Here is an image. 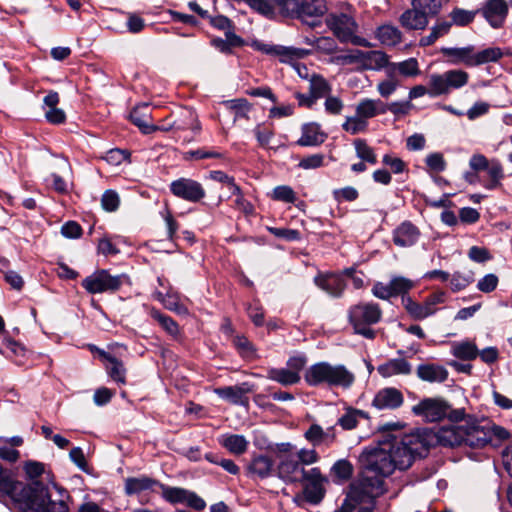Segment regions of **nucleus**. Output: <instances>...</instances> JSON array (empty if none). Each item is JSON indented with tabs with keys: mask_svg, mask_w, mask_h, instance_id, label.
Masks as SVG:
<instances>
[{
	"mask_svg": "<svg viewBox=\"0 0 512 512\" xmlns=\"http://www.w3.org/2000/svg\"><path fill=\"white\" fill-rule=\"evenodd\" d=\"M427 450V443L419 433L387 434L360 454L359 460L366 473L376 475L366 474L360 481L365 478L380 479L384 486L383 477L391 475L396 469H408L416 457H421Z\"/></svg>",
	"mask_w": 512,
	"mask_h": 512,
	"instance_id": "obj_1",
	"label": "nucleus"
},
{
	"mask_svg": "<svg viewBox=\"0 0 512 512\" xmlns=\"http://www.w3.org/2000/svg\"><path fill=\"white\" fill-rule=\"evenodd\" d=\"M68 491L52 483L44 486L42 483L36 485V490L28 498L22 501L20 512H68Z\"/></svg>",
	"mask_w": 512,
	"mask_h": 512,
	"instance_id": "obj_2",
	"label": "nucleus"
},
{
	"mask_svg": "<svg viewBox=\"0 0 512 512\" xmlns=\"http://www.w3.org/2000/svg\"><path fill=\"white\" fill-rule=\"evenodd\" d=\"M304 379L310 386L327 385L349 389L355 382V375L345 365L321 361L306 369Z\"/></svg>",
	"mask_w": 512,
	"mask_h": 512,
	"instance_id": "obj_3",
	"label": "nucleus"
},
{
	"mask_svg": "<svg viewBox=\"0 0 512 512\" xmlns=\"http://www.w3.org/2000/svg\"><path fill=\"white\" fill-rule=\"evenodd\" d=\"M439 441L447 446H459L465 444L473 448H480L490 442L487 427L474 423H458L440 430Z\"/></svg>",
	"mask_w": 512,
	"mask_h": 512,
	"instance_id": "obj_4",
	"label": "nucleus"
},
{
	"mask_svg": "<svg viewBox=\"0 0 512 512\" xmlns=\"http://www.w3.org/2000/svg\"><path fill=\"white\" fill-rule=\"evenodd\" d=\"M319 460L315 449H300L294 456H284L277 463V475L285 483H302L306 471L305 465H312Z\"/></svg>",
	"mask_w": 512,
	"mask_h": 512,
	"instance_id": "obj_5",
	"label": "nucleus"
},
{
	"mask_svg": "<svg viewBox=\"0 0 512 512\" xmlns=\"http://www.w3.org/2000/svg\"><path fill=\"white\" fill-rule=\"evenodd\" d=\"M326 25L341 43H351L362 47L371 46L369 41L357 35L358 24L349 13H330L326 17Z\"/></svg>",
	"mask_w": 512,
	"mask_h": 512,
	"instance_id": "obj_6",
	"label": "nucleus"
},
{
	"mask_svg": "<svg viewBox=\"0 0 512 512\" xmlns=\"http://www.w3.org/2000/svg\"><path fill=\"white\" fill-rule=\"evenodd\" d=\"M348 316L355 333L367 339H373L375 332L370 325L380 321L382 311L376 303H359L349 309Z\"/></svg>",
	"mask_w": 512,
	"mask_h": 512,
	"instance_id": "obj_7",
	"label": "nucleus"
},
{
	"mask_svg": "<svg viewBox=\"0 0 512 512\" xmlns=\"http://www.w3.org/2000/svg\"><path fill=\"white\" fill-rule=\"evenodd\" d=\"M383 494V485L380 479L365 478L353 483L341 508L335 512H351L357 504L370 503L372 499Z\"/></svg>",
	"mask_w": 512,
	"mask_h": 512,
	"instance_id": "obj_8",
	"label": "nucleus"
},
{
	"mask_svg": "<svg viewBox=\"0 0 512 512\" xmlns=\"http://www.w3.org/2000/svg\"><path fill=\"white\" fill-rule=\"evenodd\" d=\"M278 9L286 15H295L310 26L315 21L309 22L308 18L319 17L324 14L326 7L323 0H273Z\"/></svg>",
	"mask_w": 512,
	"mask_h": 512,
	"instance_id": "obj_9",
	"label": "nucleus"
},
{
	"mask_svg": "<svg viewBox=\"0 0 512 512\" xmlns=\"http://www.w3.org/2000/svg\"><path fill=\"white\" fill-rule=\"evenodd\" d=\"M469 81V74L461 69L448 70L442 74L429 77V96L437 97L448 94L452 89H460Z\"/></svg>",
	"mask_w": 512,
	"mask_h": 512,
	"instance_id": "obj_10",
	"label": "nucleus"
},
{
	"mask_svg": "<svg viewBox=\"0 0 512 512\" xmlns=\"http://www.w3.org/2000/svg\"><path fill=\"white\" fill-rule=\"evenodd\" d=\"M122 284L120 276H112L107 270H97L82 280L83 288L90 294L116 291Z\"/></svg>",
	"mask_w": 512,
	"mask_h": 512,
	"instance_id": "obj_11",
	"label": "nucleus"
},
{
	"mask_svg": "<svg viewBox=\"0 0 512 512\" xmlns=\"http://www.w3.org/2000/svg\"><path fill=\"white\" fill-rule=\"evenodd\" d=\"M445 293L436 292L428 296L423 303H417L410 297H403L402 303L409 315L416 320H423L437 311V305L444 302Z\"/></svg>",
	"mask_w": 512,
	"mask_h": 512,
	"instance_id": "obj_12",
	"label": "nucleus"
},
{
	"mask_svg": "<svg viewBox=\"0 0 512 512\" xmlns=\"http://www.w3.org/2000/svg\"><path fill=\"white\" fill-rule=\"evenodd\" d=\"M170 191L174 196L191 203H197L206 196L205 189L200 182L184 177L171 182Z\"/></svg>",
	"mask_w": 512,
	"mask_h": 512,
	"instance_id": "obj_13",
	"label": "nucleus"
},
{
	"mask_svg": "<svg viewBox=\"0 0 512 512\" xmlns=\"http://www.w3.org/2000/svg\"><path fill=\"white\" fill-rule=\"evenodd\" d=\"M448 404L436 398H426L412 407V412L427 422H436L443 419L448 413Z\"/></svg>",
	"mask_w": 512,
	"mask_h": 512,
	"instance_id": "obj_14",
	"label": "nucleus"
},
{
	"mask_svg": "<svg viewBox=\"0 0 512 512\" xmlns=\"http://www.w3.org/2000/svg\"><path fill=\"white\" fill-rule=\"evenodd\" d=\"M252 47L264 54L278 56L283 63H292L297 59H303L309 52L304 49L271 45L261 41H253Z\"/></svg>",
	"mask_w": 512,
	"mask_h": 512,
	"instance_id": "obj_15",
	"label": "nucleus"
},
{
	"mask_svg": "<svg viewBox=\"0 0 512 512\" xmlns=\"http://www.w3.org/2000/svg\"><path fill=\"white\" fill-rule=\"evenodd\" d=\"M163 497L171 503H182L196 509L202 510L205 508V501L193 492L183 488L168 487L160 484Z\"/></svg>",
	"mask_w": 512,
	"mask_h": 512,
	"instance_id": "obj_16",
	"label": "nucleus"
},
{
	"mask_svg": "<svg viewBox=\"0 0 512 512\" xmlns=\"http://www.w3.org/2000/svg\"><path fill=\"white\" fill-rule=\"evenodd\" d=\"M303 482H306L305 494L307 499L313 503L319 502L324 496V484L327 482L320 469L314 467L306 470Z\"/></svg>",
	"mask_w": 512,
	"mask_h": 512,
	"instance_id": "obj_17",
	"label": "nucleus"
},
{
	"mask_svg": "<svg viewBox=\"0 0 512 512\" xmlns=\"http://www.w3.org/2000/svg\"><path fill=\"white\" fill-rule=\"evenodd\" d=\"M481 12L493 28H500L507 17L508 5L505 0H488Z\"/></svg>",
	"mask_w": 512,
	"mask_h": 512,
	"instance_id": "obj_18",
	"label": "nucleus"
},
{
	"mask_svg": "<svg viewBox=\"0 0 512 512\" xmlns=\"http://www.w3.org/2000/svg\"><path fill=\"white\" fill-rule=\"evenodd\" d=\"M404 401L403 394L394 387H387L379 390L372 405L378 410H393L399 408Z\"/></svg>",
	"mask_w": 512,
	"mask_h": 512,
	"instance_id": "obj_19",
	"label": "nucleus"
},
{
	"mask_svg": "<svg viewBox=\"0 0 512 512\" xmlns=\"http://www.w3.org/2000/svg\"><path fill=\"white\" fill-rule=\"evenodd\" d=\"M421 236L420 230L410 221H404L393 231V242L396 246L407 248L415 245Z\"/></svg>",
	"mask_w": 512,
	"mask_h": 512,
	"instance_id": "obj_20",
	"label": "nucleus"
},
{
	"mask_svg": "<svg viewBox=\"0 0 512 512\" xmlns=\"http://www.w3.org/2000/svg\"><path fill=\"white\" fill-rule=\"evenodd\" d=\"M315 284L333 297H340L346 287L342 274H319L314 279Z\"/></svg>",
	"mask_w": 512,
	"mask_h": 512,
	"instance_id": "obj_21",
	"label": "nucleus"
},
{
	"mask_svg": "<svg viewBox=\"0 0 512 512\" xmlns=\"http://www.w3.org/2000/svg\"><path fill=\"white\" fill-rule=\"evenodd\" d=\"M251 392L249 384L243 383L241 385L227 386L215 389V393L222 399L234 405H248L247 393Z\"/></svg>",
	"mask_w": 512,
	"mask_h": 512,
	"instance_id": "obj_22",
	"label": "nucleus"
},
{
	"mask_svg": "<svg viewBox=\"0 0 512 512\" xmlns=\"http://www.w3.org/2000/svg\"><path fill=\"white\" fill-rule=\"evenodd\" d=\"M428 14L421 9L412 7L405 10L399 17L400 25L406 30H424L428 24Z\"/></svg>",
	"mask_w": 512,
	"mask_h": 512,
	"instance_id": "obj_23",
	"label": "nucleus"
},
{
	"mask_svg": "<svg viewBox=\"0 0 512 512\" xmlns=\"http://www.w3.org/2000/svg\"><path fill=\"white\" fill-rule=\"evenodd\" d=\"M305 439L314 447L320 445L330 446L336 439L335 428L333 426L324 430L318 424H312L304 433Z\"/></svg>",
	"mask_w": 512,
	"mask_h": 512,
	"instance_id": "obj_24",
	"label": "nucleus"
},
{
	"mask_svg": "<svg viewBox=\"0 0 512 512\" xmlns=\"http://www.w3.org/2000/svg\"><path fill=\"white\" fill-rule=\"evenodd\" d=\"M440 52L448 58V62L451 64L474 67V47L471 45L461 48L442 47Z\"/></svg>",
	"mask_w": 512,
	"mask_h": 512,
	"instance_id": "obj_25",
	"label": "nucleus"
},
{
	"mask_svg": "<svg viewBox=\"0 0 512 512\" xmlns=\"http://www.w3.org/2000/svg\"><path fill=\"white\" fill-rule=\"evenodd\" d=\"M327 138L326 133L321 130L317 123H307L302 126V135L297 144L303 147L319 146Z\"/></svg>",
	"mask_w": 512,
	"mask_h": 512,
	"instance_id": "obj_26",
	"label": "nucleus"
},
{
	"mask_svg": "<svg viewBox=\"0 0 512 512\" xmlns=\"http://www.w3.org/2000/svg\"><path fill=\"white\" fill-rule=\"evenodd\" d=\"M416 374L422 381L430 383H442L448 378L447 369L442 365L434 363L419 365Z\"/></svg>",
	"mask_w": 512,
	"mask_h": 512,
	"instance_id": "obj_27",
	"label": "nucleus"
},
{
	"mask_svg": "<svg viewBox=\"0 0 512 512\" xmlns=\"http://www.w3.org/2000/svg\"><path fill=\"white\" fill-rule=\"evenodd\" d=\"M130 119L145 134H149L157 129L151 123V109L147 103L137 105L130 113Z\"/></svg>",
	"mask_w": 512,
	"mask_h": 512,
	"instance_id": "obj_28",
	"label": "nucleus"
},
{
	"mask_svg": "<svg viewBox=\"0 0 512 512\" xmlns=\"http://www.w3.org/2000/svg\"><path fill=\"white\" fill-rule=\"evenodd\" d=\"M386 111V105L379 99L365 98L360 100L355 107V113L365 121L377 115L384 114Z\"/></svg>",
	"mask_w": 512,
	"mask_h": 512,
	"instance_id": "obj_29",
	"label": "nucleus"
},
{
	"mask_svg": "<svg viewBox=\"0 0 512 512\" xmlns=\"http://www.w3.org/2000/svg\"><path fill=\"white\" fill-rule=\"evenodd\" d=\"M412 367L410 363L404 358H396L388 360L387 362L378 366V373L385 378L408 375L411 373Z\"/></svg>",
	"mask_w": 512,
	"mask_h": 512,
	"instance_id": "obj_30",
	"label": "nucleus"
},
{
	"mask_svg": "<svg viewBox=\"0 0 512 512\" xmlns=\"http://www.w3.org/2000/svg\"><path fill=\"white\" fill-rule=\"evenodd\" d=\"M390 72L393 71V75L396 78H410L416 77L420 74L419 64L415 58H409L401 62L390 63L387 66Z\"/></svg>",
	"mask_w": 512,
	"mask_h": 512,
	"instance_id": "obj_31",
	"label": "nucleus"
},
{
	"mask_svg": "<svg viewBox=\"0 0 512 512\" xmlns=\"http://www.w3.org/2000/svg\"><path fill=\"white\" fill-rule=\"evenodd\" d=\"M221 446L227 449L230 453L241 455L246 452L248 448V441L243 435L238 434H225L218 438Z\"/></svg>",
	"mask_w": 512,
	"mask_h": 512,
	"instance_id": "obj_32",
	"label": "nucleus"
},
{
	"mask_svg": "<svg viewBox=\"0 0 512 512\" xmlns=\"http://www.w3.org/2000/svg\"><path fill=\"white\" fill-rule=\"evenodd\" d=\"M160 483L150 477H130L125 480V492L129 495L154 490Z\"/></svg>",
	"mask_w": 512,
	"mask_h": 512,
	"instance_id": "obj_33",
	"label": "nucleus"
},
{
	"mask_svg": "<svg viewBox=\"0 0 512 512\" xmlns=\"http://www.w3.org/2000/svg\"><path fill=\"white\" fill-rule=\"evenodd\" d=\"M377 39L386 46H395L402 41V32L395 26L385 24L376 30Z\"/></svg>",
	"mask_w": 512,
	"mask_h": 512,
	"instance_id": "obj_34",
	"label": "nucleus"
},
{
	"mask_svg": "<svg viewBox=\"0 0 512 512\" xmlns=\"http://www.w3.org/2000/svg\"><path fill=\"white\" fill-rule=\"evenodd\" d=\"M390 65L389 57L386 53L379 50L367 51L364 64L362 66L365 70H387Z\"/></svg>",
	"mask_w": 512,
	"mask_h": 512,
	"instance_id": "obj_35",
	"label": "nucleus"
},
{
	"mask_svg": "<svg viewBox=\"0 0 512 512\" xmlns=\"http://www.w3.org/2000/svg\"><path fill=\"white\" fill-rule=\"evenodd\" d=\"M451 353L461 360H474L478 357V348L471 341H461L452 344Z\"/></svg>",
	"mask_w": 512,
	"mask_h": 512,
	"instance_id": "obj_36",
	"label": "nucleus"
},
{
	"mask_svg": "<svg viewBox=\"0 0 512 512\" xmlns=\"http://www.w3.org/2000/svg\"><path fill=\"white\" fill-rule=\"evenodd\" d=\"M267 377L284 386L293 385L300 381V375H297L296 371H291L288 368L270 369Z\"/></svg>",
	"mask_w": 512,
	"mask_h": 512,
	"instance_id": "obj_37",
	"label": "nucleus"
},
{
	"mask_svg": "<svg viewBox=\"0 0 512 512\" xmlns=\"http://www.w3.org/2000/svg\"><path fill=\"white\" fill-rule=\"evenodd\" d=\"M366 417V413L362 410L347 407L345 413L338 419L337 424L344 430L355 429L360 418Z\"/></svg>",
	"mask_w": 512,
	"mask_h": 512,
	"instance_id": "obj_38",
	"label": "nucleus"
},
{
	"mask_svg": "<svg viewBox=\"0 0 512 512\" xmlns=\"http://www.w3.org/2000/svg\"><path fill=\"white\" fill-rule=\"evenodd\" d=\"M309 92L316 100L326 98L331 92V86L322 76L313 75L310 79Z\"/></svg>",
	"mask_w": 512,
	"mask_h": 512,
	"instance_id": "obj_39",
	"label": "nucleus"
},
{
	"mask_svg": "<svg viewBox=\"0 0 512 512\" xmlns=\"http://www.w3.org/2000/svg\"><path fill=\"white\" fill-rule=\"evenodd\" d=\"M273 463L270 458L266 456L255 457L250 466L249 470L252 474L257 475L260 478H266L272 471Z\"/></svg>",
	"mask_w": 512,
	"mask_h": 512,
	"instance_id": "obj_40",
	"label": "nucleus"
},
{
	"mask_svg": "<svg viewBox=\"0 0 512 512\" xmlns=\"http://www.w3.org/2000/svg\"><path fill=\"white\" fill-rule=\"evenodd\" d=\"M504 56L499 47H489L477 53H474V66H479L489 62H496Z\"/></svg>",
	"mask_w": 512,
	"mask_h": 512,
	"instance_id": "obj_41",
	"label": "nucleus"
},
{
	"mask_svg": "<svg viewBox=\"0 0 512 512\" xmlns=\"http://www.w3.org/2000/svg\"><path fill=\"white\" fill-rule=\"evenodd\" d=\"M386 79L377 84V91L383 98H388L400 85V79L393 75V71L386 70Z\"/></svg>",
	"mask_w": 512,
	"mask_h": 512,
	"instance_id": "obj_42",
	"label": "nucleus"
},
{
	"mask_svg": "<svg viewBox=\"0 0 512 512\" xmlns=\"http://www.w3.org/2000/svg\"><path fill=\"white\" fill-rule=\"evenodd\" d=\"M367 128L368 121H365L356 113L353 116H347L342 124V129L351 135H356L365 132Z\"/></svg>",
	"mask_w": 512,
	"mask_h": 512,
	"instance_id": "obj_43",
	"label": "nucleus"
},
{
	"mask_svg": "<svg viewBox=\"0 0 512 512\" xmlns=\"http://www.w3.org/2000/svg\"><path fill=\"white\" fill-rule=\"evenodd\" d=\"M356 155L358 158H360L362 161L370 163V164H376L377 157L374 152V150L367 144V142L364 139H355L353 142Z\"/></svg>",
	"mask_w": 512,
	"mask_h": 512,
	"instance_id": "obj_44",
	"label": "nucleus"
},
{
	"mask_svg": "<svg viewBox=\"0 0 512 512\" xmlns=\"http://www.w3.org/2000/svg\"><path fill=\"white\" fill-rule=\"evenodd\" d=\"M150 315L153 319L157 320L162 328L172 336H177L179 333L178 324L169 316L162 314L160 311L152 308Z\"/></svg>",
	"mask_w": 512,
	"mask_h": 512,
	"instance_id": "obj_45",
	"label": "nucleus"
},
{
	"mask_svg": "<svg viewBox=\"0 0 512 512\" xmlns=\"http://www.w3.org/2000/svg\"><path fill=\"white\" fill-rule=\"evenodd\" d=\"M447 2V0H411V5L414 8L421 9L429 16H435L440 12L443 4Z\"/></svg>",
	"mask_w": 512,
	"mask_h": 512,
	"instance_id": "obj_46",
	"label": "nucleus"
},
{
	"mask_svg": "<svg viewBox=\"0 0 512 512\" xmlns=\"http://www.w3.org/2000/svg\"><path fill=\"white\" fill-rule=\"evenodd\" d=\"M415 286L414 282L402 276H395L390 280V289L393 296L401 295L402 298Z\"/></svg>",
	"mask_w": 512,
	"mask_h": 512,
	"instance_id": "obj_47",
	"label": "nucleus"
},
{
	"mask_svg": "<svg viewBox=\"0 0 512 512\" xmlns=\"http://www.w3.org/2000/svg\"><path fill=\"white\" fill-rule=\"evenodd\" d=\"M109 376L119 384L126 383V369L123 363L116 357L106 366Z\"/></svg>",
	"mask_w": 512,
	"mask_h": 512,
	"instance_id": "obj_48",
	"label": "nucleus"
},
{
	"mask_svg": "<svg viewBox=\"0 0 512 512\" xmlns=\"http://www.w3.org/2000/svg\"><path fill=\"white\" fill-rule=\"evenodd\" d=\"M475 15V11H468L461 8H455L450 13L452 23L457 26H466L470 24L474 20Z\"/></svg>",
	"mask_w": 512,
	"mask_h": 512,
	"instance_id": "obj_49",
	"label": "nucleus"
},
{
	"mask_svg": "<svg viewBox=\"0 0 512 512\" xmlns=\"http://www.w3.org/2000/svg\"><path fill=\"white\" fill-rule=\"evenodd\" d=\"M246 2L252 9L267 17H271L274 14L275 8L278 9L273 0H246Z\"/></svg>",
	"mask_w": 512,
	"mask_h": 512,
	"instance_id": "obj_50",
	"label": "nucleus"
},
{
	"mask_svg": "<svg viewBox=\"0 0 512 512\" xmlns=\"http://www.w3.org/2000/svg\"><path fill=\"white\" fill-rule=\"evenodd\" d=\"M486 171L490 177V181L485 185V187L488 189L496 188L499 185L500 180L503 178L501 165L497 161H492Z\"/></svg>",
	"mask_w": 512,
	"mask_h": 512,
	"instance_id": "obj_51",
	"label": "nucleus"
},
{
	"mask_svg": "<svg viewBox=\"0 0 512 512\" xmlns=\"http://www.w3.org/2000/svg\"><path fill=\"white\" fill-rule=\"evenodd\" d=\"M331 470L339 480L346 481L352 476L353 466L349 461L342 459L338 460Z\"/></svg>",
	"mask_w": 512,
	"mask_h": 512,
	"instance_id": "obj_52",
	"label": "nucleus"
},
{
	"mask_svg": "<svg viewBox=\"0 0 512 512\" xmlns=\"http://www.w3.org/2000/svg\"><path fill=\"white\" fill-rule=\"evenodd\" d=\"M325 112L329 115H340L344 109L343 100L335 95H328L324 101Z\"/></svg>",
	"mask_w": 512,
	"mask_h": 512,
	"instance_id": "obj_53",
	"label": "nucleus"
},
{
	"mask_svg": "<svg viewBox=\"0 0 512 512\" xmlns=\"http://www.w3.org/2000/svg\"><path fill=\"white\" fill-rule=\"evenodd\" d=\"M163 305L165 308L174 311L177 314L188 313V309L182 303H180L178 295L171 290L166 292V300Z\"/></svg>",
	"mask_w": 512,
	"mask_h": 512,
	"instance_id": "obj_54",
	"label": "nucleus"
},
{
	"mask_svg": "<svg viewBox=\"0 0 512 512\" xmlns=\"http://www.w3.org/2000/svg\"><path fill=\"white\" fill-rule=\"evenodd\" d=\"M425 163L434 172H442L446 168V161L439 152L430 153L426 156Z\"/></svg>",
	"mask_w": 512,
	"mask_h": 512,
	"instance_id": "obj_55",
	"label": "nucleus"
},
{
	"mask_svg": "<svg viewBox=\"0 0 512 512\" xmlns=\"http://www.w3.org/2000/svg\"><path fill=\"white\" fill-rule=\"evenodd\" d=\"M273 199L286 203H293L296 200V194L289 186H277L273 190Z\"/></svg>",
	"mask_w": 512,
	"mask_h": 512,
	"instance_id": "obj_56",
	"label": "nucleus"
},
{
	"mask_svg": "<svg viewBox=\"0 0 512 512\" xmlns=\"http://www.w3.org/2000/svg\"><path fill=\"white\" fill-rule=\"evenodd\" d=\"M314 46L320 52L331 54L337 51V43L332 37L322 36L314 41Z\"/></svg>",
	"mask_w": 512,
	"mask_h": 512,
	"instance_id": "obj_57",
	"label": "nucleus"
},
{
	"mask_svg": "<svg viewBox=\"0 0 512 512\" xmlns=\"http://www.w3.org/2000/svg\"><path fill=\"white\" fill-rule=\"evenodd\" d=\"M382 162L384 165L388 166L395 174L404 172L407 167L406 163L401 158L392 154H385L383 156Z\"/></svg>",
	"mask_w": 512,
	"mask_h": 512,
	"instance_id": "obj_58",
	"label": "nucleus"
},
{
	"mask_svg": "<svg viewBox=\"0 0 512 512\" xmlns=\"http://www.w3.org/2000/svg\"><path fill=\"white\" fill-rule=\"evenodd\" d=\"M468 257L477 263H484L492 258L487 248L479 246H472L468 251Z\"/></svg>",
	"mask_w": 512,
	"mask_h": 512,
	"instance_id": "obj_59",
	"label": "nucleus"
},
{
	"mask_svg": "<svg viewBox=\"0 0 512 512\" xmlns=\"http://www.w3.org/2000/svg\"><path fill=\"white\" fill-rule=\"evenodd\" d=\"M324 163V155L323 154H312L307 157H304L300 160L298 166L302 169H316L323 166Z\"/></svg>",
	"mask_w": 512,
	"mask_h": 512,
	"instance_id": "obj_60",
	"label": "nucleus"
},
{
	"mask_svg": "<svg viewBox=\"0 0 512 512\" xmlns=\"http://www.w3.org/2000/svg\"><path fill=\"white\" fill-rule=\"evenodd\" d=\"M119 196L115 191H106L101 199L102 207L109 212L115 211L119 206Z\"/></svg>",
	"mask_w": 512,
	"mask_h": 512,
	"instance_id": "obj_61",
	"label": "nucleus"
},
{
	"mask_svg": "<svg viewBox=\"0 0 512 512\" xmlns=\"http://www.w3.org/2000/svg\"><path fill=\"white\" fill-rule=\"evenodd\" d=\"M498 285V277L495 274H487L477 283V288L484 293L492 292Z\"/></svg>",
	"mask_w": 512,
	"mask_h": 512,
	"instance_id": "obj_62",
	"label": "nucleus"
},
{
	"mask_svg": "<svg viewBox=\"0 0 512 512\" xmlns=\"http://www.w3.org/2000/svg\"><path fill=\"white\" fill-rule=\"evenodd\" d=\"M61 234L66 238H79L82 234V228L77 222L68 221L61 227Z\"/></svg>",
	"mask_w": 512,
	"mask_h": 512,
	"instance_id": "obj_63",
	"label": "nucleus"
},
{
	"mask_svg": "<svg viewBox=\"0 0 512 512\" xmlns=\"http://www.w3.org/2000/svg\"><path fill=\"white\" fill-rule=\"evenodd\" d=\"M128 157L129 153L125 150L111 149L106 153L104 159L112 165H119L128 159Z\"/></svg>",
	"mask_w": 512,
	"mask_h": 512,
	"instance_id": "obj_64",
	"label": "nucleus"
}]
</instances>
